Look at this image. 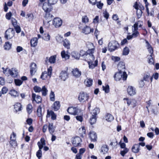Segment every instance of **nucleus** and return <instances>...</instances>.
<instances>
[{
	"mask_svg": "<svg viewBox=\"0 0 159 159\" xmlns=\"http://www.w3.org/2000/svg\"><path fill=\"white\" fill-rule=\"evenodd\" d=\"M41 89L40 87L35 86L34 88V90L36 93H39L41 91Z\"/></svg>",
	"mask_w": 159,
	"mask_h": 159,
	"instance_id": "nucleus-54",
	"label": "nucleus"
},
{
	"mask_svg": "<svg viewBox=\"0 0 159 159\" xmlns=\"http://www.w3.org/2000/svg\"><path fill=\"white\" fill-rule=\"evenodd\" d=\"M37 112L38 116L39 117H41L42 119L43 114L42 113V107L41 106H39L38 107L37 110Z\"/></svg>",
	"mask_w": 159,
	"mask_h": 159,
	"instance_id": "nucleus-32",
	"label": "nucleus"
},
{
	"mask_svg": "<svg viewBox=\"0 0 159 159\" xmlns=\"http://www.w3.org/2000/svg\"><path fill=\"white\" fill-rule=\"evenodd\" d=\"M72 73L73 75L76 77H79L81 75V72L77 68L73 69Z\"/></svg>",
	"mask_w": 159,
	"mask_h": 159,
	"instance_id": "nucleus-26",
	"label": "nucleus"
},
{
	"mask_svg": "<svg viewBox=\"0 0 159 159\" xmlns=\"http://www.w3.org/2000/svg\"><path fill=\"white\" fill-rule=\"evenodd\" d=\"M32 107L31 104H29L26 107V110L28 113L29 114H30L32 112Z\"/></svg>",
	"mask_w": 159,
	"mask_h": 159,
	"instance_id": "nucleus-49",
	"label": "nucleus"
},
{
	"mask_svg": "<svg viewBox=\"0 0 159 159\" xmlns=\"http://www.w3.org/2000/svg\"><path fill=\"white\" fill-rule=\"evenodd\" d=\"M11 23L12 25L14 26H16L17 25V21L14 18H11Z\"/></svg>",
	"mask_w": 159,
	"mask_h": 159,
	"instance_id": "nucleus-63",
	"label": "nucleus"
},
{
	"mask_svg": "<svg viewBox=\"0 0 159 159\" xmlns=\"http://www.w3.org/2000/svg\"><path fill=\"white\" fill-rule=\"evenodd\" d=\"M61 105L59 101H56L54 102L52 106V109L54 111L58 110L60 108Z\"/></svg>",
	"mask_w": 159,
	"mask_h": 159,
	"instance_id": "nucleus-22",
	"label": "nucleus"
},
{
	"mask_svg": "<svg viewBox=\"0 0 159 159\" xmlns=\"http://www.w3.org/2000/svg\"><path fill=\"white\" fill-rule=\"evenodd\" d=\"M36 155L39 159H41L40 158L42 156V152L41 150H39L37 152Z\"/></svg>",
	"mask_w": 159,
	"mask_h": 159,
	"instance_id": "nucleus-59",
	"label": "nucleus"
},
{
	"mask_svg": "<svg viewBox=\"0 0 159 159\" xmlns=\"http://www.w3.org/2000/svg\"><path fill=\"white\" fill-rule=\"evenodd\" d=\"M97 119V116H91L89 119V122L91 125L95 123Z\"/></svg>",
	"mask_w": 159,
	"mask_h": 159,
	"instance_id": "nucleus-39",
	"label": "nucleus"
},
{
	"mask_svg": "<svg viewBox=\"0 0 159 159\" xmlns=\"http://www.w3.org/2000/svg\"><path fill=\"white\" fill-rule=\"evenodd\" d=\"M56 56L55 55L51 56L49 59V62L51 63H54L55 62Z\"/></svg>",
	"mask_w": 159,
	"mask_h": 159,
	"instance_id": "nucleus-47",
	"label": "nucleus"
},
{
	"mask_svg": "<svg viewBox=\"0 0 159 159\" xmlns=\"http://www.w3.org/2000/svg\"><path fill=\"white\" fill-rule=\"evenodd\" d=\"M52 68L51 66H50L48 69V71H44L43 72L40 78L43 80H45L47 77V76H49L50 77L52 73Z\"/></svg>",
	"mask_w": 159,
	"mask_h": 159,
	"instance_id": "nucleus-5",
	"label": "nucleus"
},
{
	"mask_svg": "<svg viewBox=\"0 0 159 159\" xmlns=\"http://www.w3.org/2000/svg\"><path fill=\"white\" fill-rule=\"evenodd\" d=\"M10 143L11 146L14 148H16V147L17 146V142L16 140H10Z\"/></svg>",
	"mask_w": 159,
	"mask_h": 159,
	"instance_id": "nucleus-52",
	"label": "nucleus"
},
{
	"mask_svg": "<svg viewBox=\"0 0 159 159\" xmlns=\"http://www.w3.org/2000/svg\"><path fill=\"white\" fill-rule=\"evenodd\" d=\"M67 70L68 68H66V70L61 71L60 73L59 77L63 81H65L68 77Z\"/></svg>",
	"mask_w": 159,
	"mask_h": 159,
	"instance_id": "nucleus-11",
	"label": "nucleus"
},
{
	"mask_svg": "<svg viewBox=\"0 0 159 159\" xmlns=\"http://www.w3.org/2000/svg\"><path fill=\"white\" fill-rule=\"evenodd\" d=\"M89 136L92 141L95 142L97 141V136L95 132L91 131L89 133Z\"/></svg>",
	"mask_w": 159,
	"mask_h": 159,
	"instance_id": "nucleus-19",
	"label": "nucleus"
},
{
	"mask_svg": "<svg viewBox=\"0 0 159 159\" xmlns=\"http://www.w3.org/2000/svg\"><path fill=\"white\" fill-rule=\"evenodd\" d=\"M61 55L62 58L63 59L64 58L65 60L69 59V55L66 53L65 51H63L61 52Z\"/></svg>",
	"mask_w": 159,
	"mask_h": 159,
	"instance_id": "nucleus-41",
	"label": "nucleus"
},
{
	"mask_svg": "<svg viewBox=\"0 0 159 159\" xmlns=\"http://www.w3.org/2000/svg\"><path fill=\"white\" fill-rule=\"evenodd\" d=\"M42 95L43 96H45L47 95L48 93V90L45 86H43L41 89Z\"/></svg>",
	"mask_w": 159,
	"mask_h": 159,
	"instance_id": "nucleus-36",
	"label": "nucleus"
},
{
	"mask_svg": "<svg viewBox=\"0 0 159 159\" xmlns=\"http://www.w3.org/2000/svg\"><path fill=\"white\" fill-rule=\"evenodd\" d=\"M97 7L100 9H102V7L103 5V4L100 2H96V4Z\"/></svg>",
	"mask_w": 159,
	"mask_h": 159,
	"instance_id": "nucleus-53",
	"label": "nucleus"
},
{
	"mask_svg": "<svg viewBox=\"0 0 159 159\" xmlns=\"http://www.w3.org/2000/svg\"><path fill=\"white\" fill-rule=\"evenodd\" d=\"M94 30L93 29H91L89 26H86L82 29V32L85 34H88L91 32H93Z\"/></svg>",
	"mask_w": 159,
	"mask_h": 159,
	"instance_id": "nucleus-23",
	"label": "nucleus"
},
{
	"mask_svg": "<svg viewBox=\"0 0 159 159\" xmlns=\"http://www.w3.org/2000/svg\"><path fill=\"white\" fill-rule=\"evenodd\" d=\"M36 64L34 63H32L30 66V73L31 75H33L37 71Z\"/></svg>",
	"mask_w": 159,
	"mask_h": 159,
	"instance_id": "nucleus-21",
	"label": "nucleus"
},
{
	"mask_svg": "<svg viewBox=\"0 0 159 159\" xmlns=\"http://www.w3.org/2000/svg\"><path fill=\"white\" fill-rule=\"evenodd\" d=\"M105 117L106 120L108 122L112 121L114 119V117L112 115L109 113L107 114Z\"/></svg>",
	"mask_w": 159,
	"mask_h": 159,
	"instance_id": "nucleus-35",
	"label": "nucleus"
},
{
	"mask_svg": "<svg viewBox=\"0 0 159 159\" xmlns=\"http://www.w3.org/2000/svg\"><path fill=\"white\" fill-rule=\"evenodd\" d=\"M38 39L37 38H34L31 39L30 41V44L31 47H36L38 42Z\"/></svg>",
	"mask_w": 159,
	"mask_h": 159,
	"instance_id": "nucleus-28",
	"label": "nucleus"
},
{
	"mask_svg": "<svg viewBox=\"0 0 159 159\" xmlns=\"http://www.w3.org/2000/svg\"><path fill=\"white\" fill-rule=\"evenodd\" d=\"M32 100L33 102L34 101L35 102L37 103H41L42 101V98L39 95H36L35 93L32 94Z\"/></svg>",
	"mask_w": 159,
	"mask_h": 159,
	"instance_id": "nucleus-13",
	"label": "nucleus"
},
{
	"mask_svg": "<svg viewBox=\"0 0 159 159\" xmlns=\"http://www.w3.org/2000/svg\"><path fill=\"white\" fill-rule=\"evenodd\" d=\"M95 48L89 49L86 52V56L89 57V60L91 61H93L94 60V57L93 55Z\"/></svg>",
	"mask_w": 159,
	"mask_h": 159,
	"instance_id": "nucleus-10",
	"label": "nucleus"
},
{
	"mask_svg": "<svg viewBox=\"0 0 159 159\" xmlns=\"http://www.w3.org/2000/svg\"><path fill=\"white\" fill-rule=\"evenodd\" d=\"M9 94L11 96H13L15 98L18 97L19 96V93L14 89L11 90L9 92Z\"/></svg>",
	"mask_w": 159,
	"mask_h": 159,
	"instance_id": "nucleus-29",
	"label": "nucleus"
},
{
	"mask_svg": "<svg viewBox=\"0 0 159 159\" xmlns=\"http://www.w3.org/2000/svg\"><path fill=\"white\" fill-rule=\"evenodd\" d=\"M50 100L51 101L53 102L55 100V95L54 92L51 91L49 95Z\"/></svg>",
	"mask_w": 159,
	"mask_h": 159,
	"instance_id": "nucleus-43",
	"label": "nucleus"
},
{
	"mask_svg": "<svg viewBox=\"0 0 159 159\" xmlns=\"http://www.w3.org/2000/svg\"><path fill=\"white\" fill-rule=\"evenodd\" d=\"M67 112L70 114L71 115H78L79 112H80V111L77 108L73 107H69L67 109Z\"/></svg>",
	"mask_w": 159,
	"mask_h": 159,
	"instance_id": "nucleus-8",
	"label": "nucleus"
},
{
	"mask_svg": "<svg viewBox=\"0 0 159 159\" xmlns=\"http://www.w3.org/2000/svg\"><path fill=\"white\" fill-rule=\"evenodd\" d=\"M89 21V19L87 16H83L82 18V21L84 23H87Z\"/></svg>",
	"mask_w": 159,
	"mask_h": 159,
	"instance_id": "nucleus-48",
	"label": "nucleus"
},
{
	"mask_svg": "<svg viewBox=\"0 0 159 159\" xmlns=\"http://www.w3.org/2000/svg\"><path fill=\"white\" fill-rule=\"evenodd\" d=\"M103 90L105 91L106 93H108L109 92V86L108 85H106L105 86H102Z\"/></svg>",
	"mask_w": 159,
	"mask_h": 159,
	"instance_id": "nucleus-50",
	"label": "nucleus"
},
{
	"mask_svg": "<svg viewBox=\"0 0 159 159\" xmlns=\"http://www.w3.org/2000/svg\"><path fill=\"white\" fill-rule=\"evenodd\" d=\"M11 44L9 42H6L4 45V48L5 50H9L11 48Z\"/></svg>",
	"mask_w": 159,
	"mask_h": 159,
	"instance_id": "nucleus-51",
	"label": "nucleus"
},
{
	"mask_svg": "<svg viewBox=\"0 0 159 159\" xmlns=\"http://www.w3.org/2000/svg\"><path fill=\"white\" fill-rule=\"evenodd\" d=\"M62 20L59 18H55L53 20V25L55 27H59L61 26L62 24Z\"/></svg>",
	"mask_w": 159,
	"mask_h": 159,
	"instance_id": "nucleus-12",
	"label": "nucleus"
},
{
	"mask_svg": "<svg viewBox=\"0 0 159 159\" xmlns=\"http://www.w3.org/2000/svg\"><path fill=\"white\" fill-rule=\"evenodd\" d=\"M113 144L114 146H115L114 147H113L114 148H117V147L116 146H118V145H120V148H125V143H121V140L119 143V144H118V142L117 141H116L115 143L111 142V143L110 144V145L111 146H112Z\"/></svg>",
	"mask_w": 159,
	"mask_h": 159,
	"instance_id": "nucleus-20",
	"label": "nucleus"
},
{
	"mask_svg": "<svg viewBox=\"0 0 159 159\" xmlns=\"http://www.w3.org/2000/svg\"><path fill=\"white\" fill-rule=\"evenodd\" d=\"M93 80L91 79H89L86 80L84 82V84L87 87H90L92 84L93 83Z\"/></svg>",
	"mask_w": 159,
	"mask_h": 159,
	"instance_id": "nucleus-33",
	"label": "nucleus"
},
{
	"mask_svg": "<svg viewBox=\"0 0 159 159\" xmlns=\"http://www.w3.org/2000/svg\"><path fill=\"white\" fill-rule=\"evenodd\" d=\"M63 45L65 48L69 49L70 46V43L69 41L66 39L63 40Z\"/></svg>",
	"mask_w": 159,
	"mask_h": 159,
	"instance_id": "nucleus-34",
	"label": "nucleus"
},
{
	"mask_svg": "<svg viewBox=\"0 0 159 159\" xmlns=\"http://www.w3.org/2000/svg\"><path fill=\"white\" fill-rule=\"evenodd\" d=\"M26 18H28L29 21H32L34 19V16L32 13H28L27 14Z\"/></svg>",
	"mask_w": 159,
	"mask_h": 159,
	"instance_id": "nucleus-45",
	"label": "nucleus"
},
{
	"mask_svg": "<svg viewBox=\"0 0 159 159\" xmlns=\"http://www.w3.org/2000/svg\"><path fill=\"white\" fill-rule=\"evenodd\" d=\"M15 31L13 29L9 28L5 32V38L7 39H11L14 36Z\"/></svg>",
	"mask_w": 159,
	"mask_h": 159,
	"instance_id": "nucleus-4",
	"label": "nucleus"
},
{
	"mask_svg": "<svg viewBox=\"0 0 159 159\" xmlns=\"http://www.w3.org/2000/svg\"><path fill=\"white\" fill-rule=\"evenodd\" d=\"M41 142H38V145L39 146V149H42V148L45 145V143L44 140L42 139H41Z\"/></svg>",
	"mask_w": 159,
	"mask_h": 159,
	"instance_id": "nucleus-40",
	"label": "nucleus"
},
{
	"mask_svg": "<svg viewBox=\"0 0 159 159\" xmlns=\"http://www.w3.org/2000/svg\"><path fill=\"white\" fill-rule=\"evenodd\" d=\"M90 61H91L90 60ZM98 63V61L97 60H96L95 61L93 62L92 61H88V64L89 65V68L93 69L95 68L96 66H97Z\"/></svg>",
	"mask_w": 159,
	"mask_h": 159,
	"instance_id": "nucleus-25",
	"label": "nucleus"
},
{
	"mask_svg": "<svg viewBox=\"0 0 159 159\" xmlns=\"http://www.w3.org/2000/svg\"><path fill=\"white\" fill-rule=\"evenodd\" d=\"M129 52V50L128 47H125L123 49L122 55H128Z\"/></svg>",
	"mask_w": 159,
	"mask_h": 159,
	"instance_id": "nucleus-44",
	"label": "nucleus"
},
{
	"mask_svg": "<svg viewBox=\"0 0 159 159\" xmlns=\"http://www.w3.org/2000/svg\"><path fill=\"white\" fill-rule=\"evenodd\" d=\"M148 62L150 65H153L154 64V61L153 58L154 57V55H149L148 56Z\"/></svg>",
	"mask_w": 159,
	"mask_h": 159,
	"instance_id": "nucleus-38",
	"label": "nucleus"
},
{
	"mask_svg": "<svg viewBox=\"0 0 159 159\" xmlns=\"http://www.w3.org/2000/svg\"><path fill=\"white\" fill-rule=\"evenodd\" d=\"M82 139L79 137H76L73 138L72 140V143L75 147H81Z\"/></svg>",
	"mask_w": 159,
	"mask_h": 159,
	"instance_id": "nucleus-9",
	"label": "nucleus"
},
{
	"mask_svg": "<svg viewBox=\"0 0 159 159\" xmlns=\"http://www.w3.org/2000/svg\"><path fill=\"white\" fill-rule=\"evenodd\" d=\"M58 0H48V3L49 4L51 5H53L55 4L57 2Z\"/></svg>",
	"mask_w": 159,
	"mask_h": 159,
	"instance_id": "nucleus-64",
	"label": "nucleus"
},
{
	"mask_svg": "<svg viewBox=\"0 0 159 159\" xmlns=\"http://www.w3.org/2000/svg\"><path fill=\"white\" fill-rule=\"evenodd\" d=\"M51 116V119L52 120H55L56 119V115L54 112L52 110H47V117H49L50 116Z\"/></svg>",
	"mask_w": 159,
	"mask_h": 159,
	"instance_id": "nucleus-24",
	"label": "nucleus"
},
{
	"mask_svg": "<svg viewBox=\"0 0 159 159\" xmlns=\"http://www.w3.org/2000/svg\"><path fill=\"white\" fill-rule=\"evenodd\" d=\"M142 12L141 10L138 9L137 10L136 14L138 18H139L142 16Z\"/></svg>",
	"mask_w": 159,
	"mask_h": 159,
	"instance_id": "nucleus-57",
	"label": "nucleus"
},
{
	"mask_svg": "<svg viewBox=\"0 0 159 159\" xmlns=\"http://www.w3.org/2000/svg\"><path fill=\"white\" fill-rule=\"evenodd\" d=\"M14 108L16 112L21 110L22 106L21 104L19 102L16 103L14 105Z\"/></svg>",
	"mask_w": 159,
	"mask_h": 159,
	"instance_id": "nucleus-30",
	"label": "nucleus"
},
{
	"mask_svg": "<svg viewBox=\"0 0 159 159\" xmlns=\"http://www.w3.org/2000/svg\"><path fill=\"white\" fill-rule=\"evenodd\" d=\"M12 14L11 12L10 11L8 13H7L6 14L5 17L8 20H10L11 19V17L12 16Z\"/></svg>",
	"mask_w": 159,
	"mask_h": 159,
	"instance_id": "nucleus-62",
	"label": "nucleus"
},
{
	"mask_svg": "<svg viewBox=\"0 0 159 159\" xmlns=\"http://www.w3.org/2000/svg\"><path fill=\"white\" fill-rule=\"evenodd\" d=\"M42 38L43 39L46 41H49L50 40V36L48 33L44 34Z\"/></svg>",
	"mask_w": 159,
	"mask_h": 159,
	"instance_id": "nucleus-42",
	"label": "nucleus"
},
{
	"mask_svg": "<svg viewBox=\"0 0 159 159\" xmlns=\"http://www.w3.org/2000/svg\"><path fill=\"white\" fill-rule=\"evenodd\" d=\"M56 39L57 42L61 43L63 41V38L60 35H58L56 37Z\"/></svg>",
	"mask_w": 159,
	"mask_h": 159,
	"instance_id": "nucleus-58",
	"label": "nucleus"
},
{
	"mask_svg": "<svg viewBox=\"0 0 159 159\" xmlns=\"http://www.w3.org/2000/svg\"><path fill=\"white\" fill-rule=\"evenodd\" d=\"M42 8L45 13L44 17L46 20H48V22L53 17V15L50 13V12L53 9L52 7L48 3L45 2L43 4Z\"/></svg>",
	"mask_w": 159,
	"mask_h": 159,
	"instance_id": "nucleus-1",
	"label": "nucleus"
},
{
	"mask_svg": "<svg viewBox=\"0 0 159 159\" xmlns=\"http://www.w3.org/2000/svg\"><path fill=\"white\" fill-rule=\"evenodd\" d=\"M16 134L14 132H12L10 136V140H16Z\"/></svg>",
	"mask_w": 159,
	"mask_h": 159,
	"instance_id": "nucleus-55",
	"label": "nucleus"
},
{
	"mask_svg": "<svg viewBox=\"0 0 159 159\" xmlns=\"http://www.w3.org/2000/svg\"><path fill=\"white\" fill-rule=\"evenodd\" d=\"M117 68L119 71L120 72H125V63L123 61L119 62L117 65Z\"/></svg>",
	"mask_w": 159,
	"mask_h": 159,
	"instance_id": "nucleus-17",
	"label": "nucleus"
},
{
	"mask_svg": "<svg viewBox=\"0 0 159 159\" xmlns=\"http://www.w3.org/2000/svg\"><path fill=\"white\" fill-rule=\"evenodd\" d=\"M103 15L104 17L107 19L109 17V15L107 10H105L103 13Z\"/></svg>",
	"mask_w": 159,
	"mask_h": 159,
	"instance_id": "nucleus-61",
	"label": "nucleus"
},
{
	"mask_svg": "<svg viewBox=\"0 0 159 159\" xmlns=\"http://www.w3.org/2000/svg\"><path fill=\"white\" fill-rule=\"evenodd\" d=\"M100 112V109L98 108H95L91 112L92 116H97L98 114Z\"/></svg>",
	"mask_w": 159,
	"mask_h": 159,
	"instance_id": "nucleus-31",
	"label": "nucleus"
},
{
	"mask_svg": "<svg viewBox=\"0 0 159 159\" xmlns=\"http://www.w3.org/2000/svg\"><path fill=\"white\" fill-rule=\"evenodd\" d=\"M14 82L16 86H20L23 83V81L19 79H15Z\"/></svg>",
	"mask_w": 159,
	"mask_h": 159,
	"instance_id": "nucleus-46",
	"label": "nucleus"
},
{
	"mask_svg": "<svg viewBox=\"0 0 159 159\" xmlns=\"http://www.w3.org/2000/svg\"><path fill=\"white\" fill-rule=\"evenodd\" d=\"M127 91L128 93L130 96L134 95L136 93L135 89L131 86H128Z\"/></svg>",
	"mask_w": 159,
	"mask_h": 159,
	"instance_id": "nucleus-18",
	"label": "nucleus"
},
{
	"mask_svg": "<svg viewBox=\"0 0 159 159\" xmlns=\"http://www.w3.org/2000/svg\"><path fill=\"white\" fill-rule=\"evenodd\" d=\"M111 59L114 62H116L120 61V58L117 56H112L111 57Z\"/></svg>",
	"mask_w": 159,
	"mask_h": 159,
	"instance_id": "nucleus-56",
	"label": "nucleus"
},
{
	"mask_svg": "<svg viewBox=\"0 0 159 159\" xmlns=\"http://www.w3.org/2000/svg\"><path fill=\"white\" fill-rule=\"evenodd\" d=\"M48 129L50 134H52L55 129V128L53 126L52 123H49V124Z\"/></svg>",
	"mask_w": 159,
	"mask_h": 159,
	"instance_id": "nucleus-27",
	"label": "nucleus"
},
{
	"mask_svg": "<svg viewBox=\"0 0 159 159\" xmlns=\"http://www.w3.org/2000/svg\"><path fill=\"white\" fill-rule=\"evenodd\" d=\"M145 41L146 44V47L147 48L149 53L150 54V55H154L153 54V50L152 47L147 40H145Z\"/></svg>",
	"mask_w": 159,
	"mask_h": 159,
	"instance_id": "nucleus-16",
	"label": "nucleus"
},
{
	"mask_svg": "<svg viewBox=\"0 0 159 159\" xmlns=\"http://www.w3.org/2000/svg\"><path fill=\"white\" fill-rule=\"evenodd\" d=\"M123 100L126 101L127 104L128 106L131 105L133 107H134L136 106V101L134 99H130L126 98H124Z\"/></svg>",
	"mask_w": 159,
	"mask_h": 159,
	"instance_id": "nucleus-14",
	"label": "nucleus"
},
{
	"mask_svg": "<svg viewBox=\"0 0 159 159\" xmlns=\"http://www.w3.org/2000/svg\"><path fill=\"white\" fill-rule=\"evenodd\" d=\"M120 44L115 40H112L108 44V49L109 51L112 52L117 50L119 47Z\"/></svg>",
	"mask_w": 159,
	"mask_h": 159,
	"instance_id": "nucleus-3",
	"label": "nucleus"
},
{
	"mask_svg": "<svg viewBox=\"0 0 159 159\" xmlns=\"http://www.w3.org/2000/svg\"><path fill=\"white\" fill-rule=\"evenodd\" d=\"M89 98V96L88 94L84 92L80 93L78 99L81 102H84L88 100Z\"/></svg>",
	"mask_w": 159,
	"mask_h": 159,
	"instance_id": "nucleus-7",
	"label": "nucleus"
},
{
	"mask_svg": "<svg viewBox=\"0 0 159 159\" xmlns=\"http://www.w3.org/2000/svg\"><path fill=\"white\" fill-rule=\"evenodd\" d=\"M114 77L115 80L116 81H119L121 79L125 81L126 80L127 77V75L125 72H120L119 71L116 72L114 75Z\"/></svg>",
	"mask_w": 159,
	"mask_h": 159,
	"instance_id": "nucleus-2",
	"label": "nucleus"
},
{
	"mask_svg": "<svg viewBox=\"0 0 159 159\" xmlns=\"http://www.w3.org/2000/svg\"><path fill=\"white\" fill-rule=\"evenodd\" d=\"M8 70V72L12 77H16L18 75V72L17 70L15 68H12L11 69H8V68L6 69L5 70H3V72L4 74H5L7 70Z\"/></svg>",
	"mask_w": 159,
	"mask_h": 159,
	"instance_id": "nucleus-6",
	"label": "nucleus"
},
{
	"mask_svg": "<svg viewBox=\"0 0 159 159\" xmlns=\"http://www.w3.org/2000/svg\"><path fill=\"white\" fill-rule=\"evenodd\" d=\"M71 55L75 59H79L80 57V55L79 53L76 51H73L71 53Z\"/></svg>",
	"mask_w": 159,
	"mask_h": 159,
	"instance_id": "nucleus-37",
	"label": "nucleus"
},
{
	"mask_svg": "<svg viewBox=\"0 0 159 159\" xmlns=\"http://www.w3.org/2000/svg\"><path fill=\"white\" fill-rule=\"evenodd\" d=\"M16 32L17 33H19L21 32V28L18 25L14 26Z\"/></svg>",
	"mask_w": 159,
	"mask_h": 159,
	"instance_id": "nucleus-60",
	"label": "nucleus"
},
{
	"mask_svg": "<svg viewBox=\"0 0 159 159\" xmlns=\"http://www.w3.org/2000/svg\"><path fill=\"white\" fill-rule=\"evenodd\" d=\"M133 27L134 30H132L133 33L132 35L133 38H135L139 35V32L137 31L138 30V25L137 24H134Z\"/></svg>",
	"mask_w": 159,
	"mask_h": 159,
	"instance_id": "nucleus-15",
	"label": "nucleus"
}]
</instances>
